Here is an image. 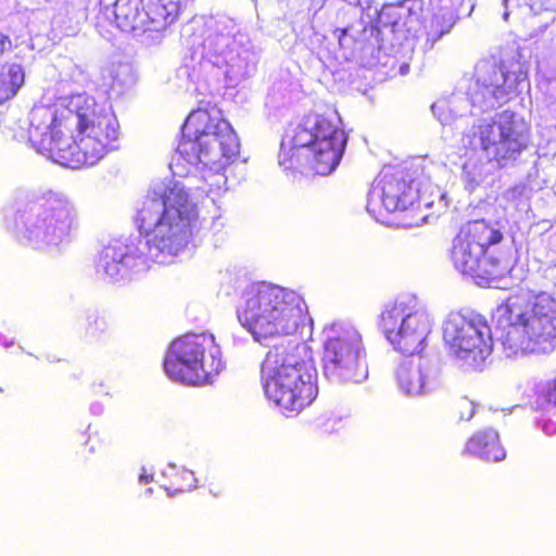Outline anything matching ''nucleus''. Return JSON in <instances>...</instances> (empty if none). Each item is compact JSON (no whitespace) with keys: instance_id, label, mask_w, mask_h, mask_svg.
Segmentation results:
<instances>
[{"instance_id":"f257e3e1","label":"nucleus","mask_w":556,"mask_h":556,"mask_svg":"<svg viewBox=\"0 0 556 556\" xmlns=\"http://www.w3.org/2000/svg\"><path fill=\"white\" fill-rule=\"evenodd\" d=\"M119 123L87 93L60 103L35 106L29 114L28 139L53 162L71 168L92 166L117 148Z\"/></svg>"},{"instance_id":"f03ea898","label":"nucleus","mask_w":556,"mask_h":556,"mask_svg":"<svg viewBox=\"0 0 556 556\" xmlns=\"http://www.w3.org/2000/svg\"><path fill=\"white\" fill-rule=\"evenodd\" d=\"M136 224L147 238L149 257L161 264L184 251L200 228L197 204L177 185L149 194L137 212Z\"/></svg>"},{"instance_id":"7ed1b4c3","label":"nucleus","mask_w":556,"mask_h":556,"mask_svg":"<svg viewBox=\"0 0 556 556\" xmlns=\"http://www.w3.org/2000/svg\"><path fill=\"white\" fill-rule=\"evenodd\" d=\"M494 329L509 354L547 353L556 340V299L541 291L514 294L497 306Z\"/></svg>"},{"instance_id":"20e7f679","label":"nucleus","mask_w":556,"mask_h":556,"mask_svg":"<svg viewBox=\"0 0 556 556\" xmlns=\"http://www.w3.org/2000/svg\"><path fill=\"white\" fill-rule=\"evenodd\" d=\"M305 345L283 340L273 345L261 364L267 397L288 414H299L317 397V375Z\"/></svg>"},{"instance_id":"39448f33","label":"nucleus","mask_w":556,"mask_h":556,"mask_svg":"<svg viewBox=\"0 0 556 556\" xmlns=\"http://www.w3.org/2000/svg\"><path fill=\"white\" fill-rule=\"evenodd\" d=\"M346 143L337 112L311 113L281 142L279 164L286 169L309 165L318 175H328L340 163Z\"/></svg>"},{"instance_id":"423d86ee","label":"nucleus","mask_w":556,"mask_h":556,"mask_svg":"<svg viewBox=\"0 0 556 556\" xmlns=\"http://www.w3.org/2000/svg\"><path fill=\"white\" fill-rule=\"evenodd\" d=\"M241 324L256 340L294 333L307 319L304 300L276 285L257 282L243 292L237 309Z\"/></svg>"},{"instance_id":"0eeeda50","label":"nucleus","mask_w":556,"mask_h":556,"mask_svg":"<svg viewBox=\"0 0 556 556\" xmlns=\"http://www.w3.org/2000/svg\"><path fill=\"white\" fill-rule=\"evenodd\" d=\"M177 152L193 165L228 164L239 156L240 142L217 104L201 100L182 125Z\"/></svg>"},{"instance_id":"6e6552de","label":"nucleus","mask_w":556,"mask_h":556,"mask_svg":"<svg viewBox=\"0 0 556 556\" xmlns=\"http://www.w3.org/2000/svg\"><path fill=\"white\" fill-rule=\"evenodd\" d=\"M504 240V233L491 222L473 219L460 226L452 241L450 258L463 275L479 286H489L505 277L509 262L490 254L493 245Z\"/></svg>"},{"instance_id":"1a4fd4ad","label":"nucleus","mask_w":556,"mask_h":556,"mask_svg":"<svg viewBox=\"0 0 556 556\" xmlns=\"http://www.w3.org/2000/svg\"><path fill=\"white\" fill-rule=\"evenodd\" d=\"M432 182L422 164L384 166L368 195L367 210L376 218L431 205Z\"/></svg>"},{"instance_id":"9d476101","label":"nucleus","mask_w":556,"mask_h":556,"mask_svg":"<svg viewBox=\"0 0 556 556\" xmlns=\"http://www.w3.org/2000/svg\"><path fill=\"white\" fill-rule=\"evenodd\" d=\"M166 375L188 386L212 383L224 367L215 337L189 332L174 339L163 363Z\"/></svg>"},{"instance_id":"9b49d317","label":"nucleus","mask_w":556,"mask_h":556,"mask_svg":"<svg viewBox=\"0 0 556 556\" xmlns=\"http://www.w3.org/2000/svg\"><path fill=\"white\" fill-rule=\"evenodd\" d=\"M466 136L470 144L478 139L488 163L497 168L515 163L532 142L529 123L509 110L495 114L489 122L475 125Z\"/></svg>"},{"instance_id":"f8f14e48","label":"nucleus","mask_w":556,"mask_h":556,"mask_svg":"<svg viewBox=\"0 0 556 556\" xmlns=\"http://www.w3.org/2000/svg\"><path fill=\"white\" fill-rule=\"evenodd\" d=\"M380 327L391 344L404 355L424 351L430 333V318L414 299L395 302L380 316Z\"/></svg>"},{"instance_id":"ddd939ff","label":"nucleus","mask_w":556,"mask_h":556,"mask_svg":"<svg viewBox=\"0 0 556 556\" xmlns=\"http://www.w3.org/2000/svg\"><path fill=\"white\" fill-rule=\"evenodd\" d=\"M324 371L338 382L359 383L368 376L361 334L354 329H341L324 344Z\"/></svg>"},{"instance_id":"4468645a","label":"nucleus","mask_w":556,"mask_h":556,"mask_svg":"<svg viewBox=\"0 0 556 556\" xmlns=\"http://www.w3.org/2000/svg\"><path fill=\"white\" fill-rule=\"evenodd\" d=\"M74 229L72 208L66 201L51 194L39 199L37 219L29 231L31 239L60 244L71 238Z\"/></svg>"},{"instance_id":"2eb2a0df","label":"nucleus","mask_w":556,"mask_h":556,"mask_svg":"<svg viewBox=\"0 0 556 556\" xmlns=\"http://www.w3.org/2000/svg\"><path fill=\"white\" fill-rule=\"evenodd\" d=\"M443 337L445 342L459 357L481 356L486 342L482 330L472 320L462 316H451L444 325Z\"/></svg>"},{"instance_id":"dca6fc26","label":"nucleus","mask_w":556,"mask_h":556,"mask_svg":"<svg viewBox=\"0 0 556 556\" xmlns=\"http://www.w3.org/2000/svg\"><path fill=\"white\" fill-rule=\"evenodd\" d=\"M141 258L142 255L136 254L129 245L116 241L102 249L98 264L108 277L117 279L127 276Z\"/></svg>"},{"instance_id":"f3484780","label":"nucleus","mask_w":556,"mask_h":556,"mask_svg":"<svg viewBox=\"0 0 556 556\" xmlns=\"http://www.w3.org/2000/svg\"><path fill=\"white\" fill-rule=\"evenodd\" d=\"M463 453L494 463L503 462L507 456L500 433L492 428L478 430L471 434L465 443Z\"/></svg>"},{"instance_id":"a211bd4d","label":"nucleus","mask_w":556,"mask_h":556,"mask_svg":"<svg viewBox=\"0 0 556 556\" xmlns=\"http://www.w3.org/2000/svg\"><path fill=\"white\" fill-rule=\"evenodd\" d=\"M24 83L23 68L17 64H4L0 68V103L12 99Z\"/></svg>"},{"instance_id":"6ab92c4d","label":"nucleus","mask_w":556,"mask_h":556,"mask_svg":"<svg viewBox=\"0 0 556 556\" xmlns=\"http://www.w3.org/2000/svg\"><path fill=\"white\" fill-rule=\"evenodd\" d=\"M397 382L407 394H419L425 387V376L420 366L401 364L396 371Z\"/></svg>"},{"instance_id":"aec40b11","label":"nucleus","mask_w":556,"mask_h":556,"mask_svg":"<svg viewBox=\"0 0 556 556\" xmlns=\"http://www.w3.org/2000/svg\"><path fill=\"white\" fill-rule=\"evenodd\" d=\"M478 404L466 395H455L451 399L447 406V414L455 422L469 421L476 410Z\"/></svg>"},{"instance_id":"412c9836","label":"nucleus","mask_w":556,"mask_h":556,"mask_svg":"<svg viewBox=\"0 0 556 556\" xmlns=\"http://www.w3.org/2000/svg\"><path fill=\"white\" fill-rule=\"evenodd\" d=\"M195 478L191 470L180 469L174 472L166 490L172 493L188 492L195 488Z\"/></svg>"},{"instance_id":"4be33fe9","label":"nucleus","mask_w":556,"mask_h":556,"mask_svg":"<svg viewBox=\"0 0 556 556\" xmlns=\"http://www.w3.org/2000/svg\"><path fill=\"white\" fill-rule=\"evenodd\" d=\"M542 396L547 404H552L556 406V378L547 381Z\"/></svg>"},{"instance_id":"5701e85b","label":"nucleus","mask_w":556,"mask_h":556,"mask_svg":"<svg viewBox=\"0 0 556 556\" xmlns=\"http://www.w3.org/2000/svg\"><path fill=\"white\" fill-rule=\"evenodd\" d=\"M12 49V41L10 37L0 31V58L8 51Z\"/></svg>"},{"instance_id":"b1692460","label":"nucleus","mask_w":556,"mask_h":556,"mask_svg":"<svg viewBox=\"0 0 556 556\" xmlns=\"http://www.w3.org/2000/svg\"><path fill=\"white\" fill-rule=\"evenodd\" d=\"M155 10H154V13H155V16H152L151 17V21L152 22H156L159 20H166V16H167V13L165 12V8L162 7L161 10L159 11V4H155Z\"/></svg>"},{"instance_id":"393cba45","label":"nucleus","mask_w":556,"mask_h":556,"mask_svg":"<svg viewBox=\"0 0 556 556\" xmlns=\"http://www.w3.org/2000/svg\"><path fill=\"white\" fill-rule=\"evenodd\" d=\"M408 2H409V0H404L403 2L399 3V4L396 5V8H397V9H400V10H404V9H405V10H407V11H409V12H410V11H412V8H410V7H406V4H407Z\"/></svg>"},{"instance_id":"a878e982","label":"nucleus","mask_w":556,"mask_h":556,"mask_svg":"<svg viewBox=\"0 0 556 556\" xmlns=\"http://www.w3.org/2000/svg\"><path fill=\"white\" fill-rule=\"evenodd\" d=\"M153 480V476L152 475H141L140 476V481L144 482V483H149Z\"/></svg>"},{"instance_id":"bb28decb","label":"nucleus","mask_w":556,"mask_h":556,"mask_svg":"<svg viewBox=\"0 0 556 556\" xmlns=\"http://www.w3.org/2000/svg\"><path fill=\"white\" fill-rule=\"evenodd\" d=\"M129 28H130V29H135V28H136V25H135V24H130V25H129Z\"/></svg>"}]
</instances>
